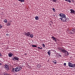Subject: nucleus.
<instances>
[{
    "instance_id": "nucleus-1",
    "label": "nucleus",
    "mask_w": 75,
    "mask_h": 75,
    "mask_svg": "<svg viewBox=\"0 0 75 75\" xmlns=\"http://www.w3.org/2000/svg\"><path fill=\"white\" fill-rule=\"evenodd\" d=\"M59 19L61 20L63 22H68L69 21V20L68 18H66V17L59 18Z\"/></svg>"
},
{
    "instance_id": "nucleus-5",
    "label": "nucleus",
    "mask_w": 75,
    "mask_h": 75,
    "mask_svg": "<svg viewBox=\"0 0 75 75\" xmlns=\"http://www.w3.org/2000/svg\"><path fill=\"white\" fill-rule=\"evenodd\" d=\"M70 11H71L70 13H71V14H74V13L75 12V11H74V10L71 9H70Z\"/></svg>"
},
{
    "instance_id": "nucleus-31",
    "label": "nucleus",
    "mask_w": 75,
    "mask_h": 75,
    "mask_svg": "<svg viewBox=\"0 0 75 75\" xmlns=\"http://www.w3.org/2000/svg\"><path fill=\"white\" fill-rule=\"evenodd\" d=\"M6 35L7 36H8L9 35H8V34H7Z\"/></svg>"
},
{
    "instance_id": "nucleus-15",
    "label": "nucleus",
    "mask_w": 75,
    "mask_h": 75,
    "mask_svg": "<svg viewBox=\"0 0 75 75\" xmlns=\"http://www.w3.org/2000/svg\"><path fill=\"white\" fill-rule=\"evenodd\" d=\"M19 1H21V2H24V0H18Z\"/></svg>"
},
{
    "instance_id": "nucleus-36",
    "label": "nucleus",
    "mask_w": 75,
    "mask_h": 75,
    "mask_svg": "<svg viewBox=\"0 0 75 75\" xmlns=\"http://www.w3.org/2000/svg\"><path fill=\"white\" fill-rule=\"evenodd\" d=\"M1 65V63H0V65Z\"/></svg>"
},
{
    "instance_id": "nucleus-34",
    "label": "nucleus",
    "mask_w": 75,
    "mask_h": 75,
    "mask_svg": "<svg viewBox=\"0 0 75 75\" xmlns=\"http://www.w3.org/2000/svg\"><path fill=\"white\" fill-rule=\"evenodd\" d=\"M73 31L74 32V31H75V30L74 29V30H73Z\"/></svg>"
},
{
    "instance_id": "nucleus-35",
    "label": "nucleus",
    "mask_w": 75,
    "mask_h": 75,
    "mask_svg": "<svg viewBox=\"0 0 75 75\" xmlns=\"http://www.w3.org/2000/svg\"><path fill=\"white\" fill-rule=\"evenodd\" d=\"M38 48H39V49H40V47H38Z\"/></svg>"
},
{
    "instance_id": "nucleus-13",
    "label": "nucleus",
    "mask_w": 75,
    "mask_h": 75,
    "mask_svg": "<svg viewBox=\"0 0 75 75\" xmlns=\"http://www.w3.org/2000/svg\"><path fill=\"white\" fill-rule=\"evenodd\" d=\"M30 37L31 38H33L34 36L33 34H31L30 35Z\"/></svg>"
},
{
    "instance_id": "nucleus-2",
    "label": "nucleus",
    "mask_w": 75,
    "mask_h": 75,
    "mask_svg": "<svg viewBox=\"0 0 75 75\" xmlns=\"http://www.w3.org/2000/svg\"><path fill=\"white\" fill-rule=\"evenodd\" d=\"M22 68L20 66L17 67L15 69V71L16 72H18L20 70H21Z\"/></svg>"
},
{
    "instance_id": "nucleus-11",
    "label": "nucleus",
    "mask_w": 75,
    "mask_h": 75,
    "mask_svg": "<svg viewBox=\"0 0 75 75\" xmlns=\"http://www.w3.org/2000/svg\"><path fill=\"white\" fill-rule=\"evenodd\" d=\"M66 51L65 50H62V52L63 53H64V52H66Z\"/></svg>"
},
{
    "instance_id": "nucleus-21",
    "label": "nucleus",
    "mask_w": 75,
    "mask_h": 75,
    "mask_svg": "<svg viewBox=\"0 0 75 75\" xmlns=\"http://www.w3.org/2000/svg\"><path fill=\"white\" fill-rule=\"evenodd\" d=\"M72 66L73 67H75V64H72Z\"/></svg>"
},
{
    "instance_id": "nucleus-30",
    "label": "nucleus",
    "mask_w": 75,
    "mask_h": 75,
    "mask_svg": "<svg viewBox=\"0 0 75 75\" xmlns=\"http://www.w3.org/2000/svg\"><path fill=\"white\" fill-rule=\"evenodd\" d=\"M64 65L65 66H66V63H64Z\"/></svg>"
},
{
    "instance_id": "nucleus-7",
    "label": "nucleus",
    "mask_w": 75,
    "mask_h": 75,
    "mask_svg": "<svg viewBox=\"0 0 75 75\" xmlns=\"http://www.w3.org/2000/svg\"><path fill=\"white\" fill-rule=\"evenodd\" d=\"M4 67L6 70H8V65L5 64Z\"/></svg>"
},
{
    "instance_id": "nucleus-32",
    "label": "nucleus",
    "mask_w": 75,
    "mask_h": 75,
    "mask_svg": "<svg viewBox=\"0 0 75 75\" xmlns=\"http://www.w3.org/2000/svg\"><path fill=\"white\" fill-rule=\"evenodd\" d=\"M2 55H1V53H0V57H1Z\"/></svg>"
},
{
    "instance_id": "nucleus-28",
    "label": "nucleus",
    "mask_w": 75,
    "mask_h": 75,
    "mask_svg": "<svg viewBox=\"0 0 75 75\" xmlns=\"http://www.w3.org/2000/svg\"><path fill=\"white\" fill-rule=\"evenodd\" d=\"M14 70H15V69H12V71H14Z\"/></svg>"
},
{
    "instance_id": "nucleus-3",
    "label": "nucleus",
    "mask_w": 75,
    "mask_h": 75,
    "mask_svg": "<svg viewBox=\"0 0 75 75\" xmlns=\"http://www.w3.org/2000/svg\"><path fill=\"white\" fill-rule=\"evenodd\" d=\"M13 61H15V60L18 61V60H19V58H18V57L14 56L13 57Z\"/></svg>"
},
{
    "instance_id": "nucleus-25",
    "label": "nucleus",
    "mask_w": 75,
    "mask_h": 75,
    "mask_svg": "<svg viewBox=\"0 0 75 75\" xmlns=\"http://www.w3.org/2000/svg\"><path fill=\"white\" fill-rule=\"evenodd\" d=\"M42 45L43 47H45V45L44 44H42Z\"/></svg>"
},
{
    "instance_id": "nucleus-27",
    "label": "nucleus",
    "mask_w": 75,
    "mask_h": 75,
    "mask_svg": "<svg viewBox=\"0 0 75 75\" xmlns=\"http://www.w3.org/2000/svg\"><path fill=\"white\" fill-rule=\"evenodd\" d=\"M53 1H54V2H56V1H57V0H52Z\"/></svg>"
},
{
    "instance_id": "nucleus-12",
    "label": "nucleus",
    "mask_w": 75,
    "mask_h": 75,
    "mask_svg": "<svg viewBox=\"0 0 75 75\" xmlns=\"http://www.w3.org/2000/svg\"><path fill=\"white\" fill-rule=\"evenodd\" d=\"M35 19L36 20H39V18H38V16H36L35 17Z\"/></svg>"
},
{
    "instance_id": "nucleus-20",
    "label": "nucleus",
    "mask_w": 75,
    "mask_h": 75,
    "mask_svg": "<svg viewBox=\"0 0 75 75\" xmlns=\"http://www.w3.org/2000/svg\"><path fill=\"white\" fill-rule=\"evenodd\" d=\"M32 47H37V46H36V45H32Z\"/></svg>"
},
{
    "instance_id": "nucleus-8",
    "label": "nucleus",
    "mask_w": 75,
    "mask_h": 75,
    "mask_svg": "<svg viewBox=\"0 0 75 75\" xmlns=\"http://www.w3.org/2000/svg\"><path fill=\"white\" fill-rule=\"evenodd\" d=\"M52 38L53 40L54 41H55V42H57V39L56 38H55L54 37H52Z\"/></svg>"
},
{
    "instance_id": "nucleus-38",
    "label": "nucleus",
    "mask_w": 75,
    "mask_h": 75,
    "mask_svg": "<svg viewBox=\"0 0 75 75\" xmlns=\"http://www.w3.org/2000/svg\"><path fill=\"white\" fill-rule=\"evenodd\" d=\"M25 55H27V54H26V53L25 54Z\"/></svg>"
},
{
    "instance_id": "nucleus-17",
    "label": "nucleus",
    "mask_w": 75,
    "mask_h": 75,
    "mask_svg": "<svg viewBox=\"0 0 75 75\" xmlns=\"http://www.w3.org/2000/svg\"><path fill=\"white\" fill-rule=\"evenodd\" d=\"M66 1H67L69 2V3H71V0H64Z\"/></svg>"
},
{
    "instance_id": "nucleus-22",
    "label": "nucleus",
    "mask_w": 75,
    "mask_h": 75,
    "mask_svg": "<svg viewBox=\"0 0 75 75\" xmlns=\"http://www.w3.org/2000/svg\"><path fill=\"white\" fill-rule=\"evenodd\" d=\"M3 25H0V28H3Z\"/></svg>"
},
{
    "instance_id": "nucleus-14",
    "label": "nucleus",
    "mask_w": 75,
    "mask_h": 75,
    "mask_svg": "<svg viewBox=\"0 0 75 75\" xmlns=\"http://www.w3.org/2000/svg\"><path fill=\"white\" fill-rule=\"evenodd\" d=\"M47 54L49 56H50V54H51V52L50 51H48L47 52Z\"/></svg>"
},
{
    "instance_id": "nucleus-39",
    "label": "nucleus",
    "mask_w": 75,
    "mask_h": 75,
    "mask_svg": "<svg viewBox=\"0 0 75 75\" xmlns=\"http://www.w3.org/2000/svg\"><path fill=\"white\" fill-rule=\"evenodd\" d=\"M60 57H61V55H60Z\"/></svg>"
},
{
    "instance_id": "nucleus-26",
    "label": "nucleus",
    "mask_w": 75,
    "mask_h": 75,
    "mask_svg": "<svg viewBox=\"0 0 75 75\" xmlns=\"http://www.w3.org/2000/svg\"><path fill=\"white\" fill-rule=\"evenodd\" d=\"M38 67V68H40V67H41V65H39L38 66H37Z\"/></svg>"
},
{
    "instance_id": "nucleus-33",
    "label": "nucleus",
    "mask_w": 75,
    "mask_h": 75,
    "mask_svg": "<svg viewBox=\"0 0 75 75\" xmlns=\"http://www.w3.org/2000/svg\"><path fill=\"white\" fill-rule=\"evenodd\" d=\"M40 49H42V47H40Z\"/></svg>"
},
{
    "instance_id": "nucleus-4",
    "label": "nucleus",
    "mask_w": 75,
    "mask_h": 75,
    "mask_svg": "<svg viewBox=\"0 0 75 75\" xmlns=\"http://www.w3.org/2000/svg\"><path fill=\"white\" fill-rule=\"evenodd\" d=\"M59 16L60 17H66V16L64 14L60 13L59 14Z\"/></svg>"
},
{
    "instance_id": "nucleus-6",
    "label": "nucleus",
    "mask_w": 75,
    "mask_h": 75,
    "mask_svg": "<svg viewBox=\"0 0 75 75\" xmlns=\"http://www.w3.org/2000/svg\"><path fill=\"white\" fill-rule=\"evenodd\" d=\"M25 34L26 35L28 36V37H30V32H28L27 33H25Z\"/></svg>"
},
{
    "instance_id": "nucleus-24",
    "label": "nucleus",
    "mask_w": 75,
    "mask_h": 75,
    "mask_svg": "<svg viewBox=\"0 0 75 75\" xmlns=\"http://www.w3.org/2000/svg\"><path fill=\"white\" fill-rule=\"evenodd\" d=\"M66 52H67V55H69V53H68V52L67 51H66Z\"/></svg>"
},
{
    "instance_id": "nucleus-29",
    "label": "nucleus",
    "mask_w": 75,
    "mask_h": 75,
    "mask_svg": "<svg viewBox=\"0 0 75 75\" xmlns=\"http://www.w3.org/2000/svg\"><path fill=\"white\" fill-rule=\"evenodd\" d=\"M53 63H54V64H57V62H54Z\"/></svg>"
},
{
    "instance_id": "nucleus-18",
    "label": "nucleus",
    "mask_w": 75,
    "mask_h": 75,
    "mask_svg": "<svg viewBox=\"0 0 75 75\" xmlns=\"http://www.w3.org/2000/svg\"><path fill=\"white\" fill-rule=\"evenodd\" d=\"M4 75H10L8 74L4 73Z\"/></svg>"
},
{
    "instance_id": "nucleus-9",
    "label": "nucleus",
    "mask_w": 75,
    "mask_h": 75,
    "mask_svg": "<svg viewBox=\"0 0 75 75\" xmlns=\"http://www.w3.org/2000/svg\"><path fill=\"white\" fill-rule=\"evenodd\" d=\"M69 64L68 65L69 67H73L72 66V63H70V62H69L68 63Z\"/></svg>"
},
{
    "instance_id": "nucleus-16",
    "label": "nucleus",
    "mask_w": 75,
    "mask_h": 75,
    "mask_svg": "<svg viewBox=\"0 0 75 75\" xmlns=\"http://www.w3.org/2000/svg\"><path fill=\"white\" fill-rule=\"evenodd\" d=\"M4 22L5 23H7V20L6 19H5L4 20Z\"/></svg>"
},
{
    "instance_id": "nucleus-10",
    "label": "nucleus",
    "mask_w": 75,
    "mask_h": 75,
    "mask_svg": "<svg viewBox=\"0 0 75 75\" xmlns=\"http://www.w3.org/2000/svg\"><path fill=\"white\" fill-rule=\"evenodd\" d=\"M8 55L9 57H11L13 56V54L12 53H9Z\"/></svg>"
},
{
    "instance_id": "nucleus-23",
    "label": "nucleus",
    "mask_w": 75,
    "mask_h": 75,
    "mask_svg": "<svg viewBox=\"0 0 75 75\" xmlns=\"http://www.w3.org/2000/svg\"><path fill=\"white\" fill-rule=\"evenodd\" d=\"M52 10L54 11V12H55V11H56L55 9L54 8H53Z\"/></svg>"
},
{
    "instance_id": "nucleus-37",
    "label": "nucleus",
    "mask_w": 75,
    "mask_h": 75,
    "mask_svg": "<svg viewBox=\"0 0 75 75\" xmlns=\"http://www.w3.org/2000/svg\"><path fill=\"white\" fill-rule=\"evenodd\" d=\"M74 14H75V12H74Z\"/></svg>"
},
{
    "instance_id": "nucleus-19",
    "label": "nucleus",
    "mask_w": 75,
    "mask_h": 75,
    "mask_svg": "<svg viewBox=\"0 0 75 75\" xmlns=\"http://www.w3.org/2000/svg\"><path fill=\"white\" fill-rule=\"evenodd\" d=\"M7 25H8V26L10 25V23H7Z\"/></svg>"
}]
</instances>
